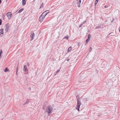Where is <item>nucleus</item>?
Instances as JSON below:
<instances>
[{
  "label": "nucleus",
  "mask_w": 120,
  "mask_h": 120,
  "mask_svg": "<svg viewBox=\"0 0 120 120\" xmlns=\"http://www.w3.org/2000/svg\"><path fill=\"white\" fill-rule=\"evenodd\" d=\"M52 109V108L51 106H49L46 107V111L48 113V115H50L51 113V111Z\"/></svg>",
  "instance_id": "f257e3e1"
},
{
  "label": "nucleus",
  "mask_w": 120,
  "mask_h": 120,
  "mask_svg": "<svg viewBox=\"0 0 120 120\" xmlns=\"http://www.w3.org/2000/svg\"><path fill=\"white\" fill-rule=\"evenodd\" d=\"M77 105L76 107V109L78 110V111L79 110V108L81 104V102L78 98L77 99Z\"/></svg>",
  "instance_id": "f03ea898"
},
{
  "label": "nucleus",
  "mask_w": 120,
  "mask_h": 120,
  "mask_svg": "<svg viewBox=\"0 0 120 120\" xmlns=\"http://www.w3.org/2000/svg\"><path fill=\"white\" fill-rule=\"evenodd\" d=\"M9 25L8 24H6L5 27V31L6 32H8L9 30Z\"/></svg>",
  "instance_id": "7ed1b4c3"
},
{
  "label": "nucleus",
  "mask_w": 120,
  "mask_h": 120,
  "mask_svg": "<svg viewBox=\"0 0 120 120\" xmlns=\"http://www.w3.org/2000/svg\"><path fill=\"white\" fill-rule=\"evenodd\" d=\"M45 17L42 14L41 15L39 18V20L40 22H42Z\"/></svg>",
  "instance_id": "20e7f679"
},
{
  "label": "nucleus",
  "mask_w": 120,
  "mask_h": 120,
  "mask_svg": "<svg viewBox=\"0 0 120 120\" xmlns=\"http://www.w3.org/2000/svg\"><path fill=\"white\" fill-rule=\"evenodd\" d=\"M49 12V10H47L43 12L42 14L45 17Z\"/></svg>",
  "instance_id": "39448f33"
},
{
  "label": "nucleus",
  "mask_w": 120,
  "mask_h": 120,
  "mask_svg": "<svg viewBox=\"0 0 120 120\" xmlns=\"http://www.w3.org/2000/svg\"><path fill=\"white\" fill-rule=\"evenodd\" d=\"M7 16L8 19H10L11 16L12 14L11 12H9L7 14Z\"/></svg>",
  "instance_id": "423d86ee"
},
{
  "label": "nucleus",
  "mask_w": 120,
  "mask_h": 120,
  "mask_svg": "<svg viewBox=\"0 0 120 120\" xmlns=\"http://www.w3.org/2000/svg\"><path fill=\"white\" fill-rule=\"evenodd\" d=\"M77 2L76 3H77V6L78 7H79L80 6V4L81 2V0H77Z\"/></svg>",
  "instance_id": "0eeeda50"
},
{
  "label": "nucleus",
  "mask_w": 120,
  "mask_h": 120,
  "mask_svg": "<svg viewBox=\"0 0 120 120\" xmlns=\"http://www.w3.org/2000/svg\"><path fill=\"white\" fill-rule=\"evenodd\" d=\"M35 34L34 32L32 33L31 34V35L30 36V37L32 38L30 39L31 40H32L34 38V36Z\"/></svg>",
  "instance_id": "6e6552de"
},
{
  "label": "nucleus",
  "mask_w": 120,
  "mask_h": 120,
  "mask_svg": "<svg viewBox=\"0 0 120 120\" xmlns=\"http://www.w3.org/2000/svg\"><path fill=\"white\" fill-rule=\"evenodd\" d=\"M86 20L85 21L83 22H82L81 24H80L79 27V28H80L82 27V26L86 22Z\"/></svg>",
  "instance_id": "1a4fd4ad"
},
{
  "label": "nucleus",
  "mask_w": 120,
  "mask_h": 120,
  "mask_svg": "<svg viewBox=\"0 0 120 120\" xmlns=\"http://www.w3.org/2000/svg\"><path fill=\"white\" fill-rule=\"evenodd\" d=\"M26 1L25 0H22V5H25L26 4Z\"/></svg>",
  "instance_id": "9d476101"
},
{
  "label": "nucleus",
  "mask_w": 120,
  "mask_h": 120,
  "mask_svg": "<svg viewBox=\"0 0 120 120\" xmlns=\"http://www.w3.org/2000/svg\"><path fill=\"white\" fill-rule=\"evenodd\" d=\"M3 34V29H2L0 30V35L1 34Z\"/></svg>",
  "instance_id": "9b49d317"
},
{
  "label": "nucleus",
  "mask_w": 120,
  "mask_h": 120,
  "mask_svg": "<svg viewBox=\"0 0 120 120\" xmlns=\"http://www.w3.org/2000/svg\"><path fill=\"white\" fill-rule=\"evenodd\" d=\"M72 47H70L68 49V52H70L71 51V50L72 49Z\"/></svg>",
  "instance_id": "f8f14e48"
},
{
  "label": "nucleus",
  "mask_w": 120,
  "mask_h": 120,
  "mask_svg": "<svg viewBox=\"0 0 120 120\" xmlns=\"http://www.w3.org/2000/svg\"><path fill=\"white\" fill-rule=\"evenodd\" d=\"M4 71L5 72H7L8 71H9V70L7 68H5L4 70Z\"/></svg>",
  "instance_id": "ddd939ff"
},
{
  "label": "nucleus",
  "mask_w": 120,
  "mask_h": 120,
  "mask_svg": "<svg viewBox=\"0 0 120 120\" xmlns=\"http://www.w3.org/2000/svg\"><path fill=\"white\" fill-rule=\"evenodd\" d=\"M26 65L24 66V68H23V71H26Z\"/></svg>",
  "instance_id": "4468645a"
},
{
  "label": "nucleus",
  "mask_w": 120,
  "mask_h": 120,
  "mask_svg": "<svg viewBox=\"0 0 120 120\" xmlns=\"http://www.w3.org/2000/svg\"><path fill=\"white\" fill-rule=\"evenodd\" d=\"M23 10V9L22 8L20 9L18 11V13H20Z\"/></svg>",
  "instance_id": "2eb2a0df"
},
{
  "label": "nucleus",
  "mask_w": 120,
  "mask_h": 120,
  "mask_svg": "<svg viewBox=\"0 0 120 120\" xmlns=\"http://www.w3.org/2000/svg\"><path fill=\"white\" fill-rule=\"evenodd\" d=\"M98 0H96L95 1V3L94 5L95 6H96V5L98 3Z\"/></svg>",
  "instance_id": "dca6fc26"
},
{
  "label": "nucleus",
  "mask_w": 120,
  "mask_h": 120,
  "mask_svg": "<svg viewBox=\"0 0 120 120\" xmlns=\"http://www.w3.org/2000/svg\"><path fill=\"white\" fill-rule=\"evenodd\" d=\"M29 99H27V100H26V102L25 103V104H28V103H29Z\"/></svg>",
  "instance_id": "f3484780"
},
{
  "label": "nucleus",
  "mask_w": 120,
  "mask_h": 120,
  "mask_svg": "<svg viewBox=\"0 0 120 120\" xmlns=\"http://www.w3.org/2000/svg\"><path fill=\"white\" fill-rule=\"evenodd\" d=\"M115 74L113 73L112 75V77L113 78L114 77H115Z\"/></svg>",
  "instance_id": "a211bd4d"
},
{
  "label": "nucleus",
  "mask_w": 120,
  "mask_h": 120,
  "mask_svg": "<svg viewBox=\"0 0 120 120\" xmlns=\"http://www.w3.org/2000/svg\"><path fill=\"white\" fill-rule=\"evenodd\" d=\"M43 3H42L41 4V5H40V9L42 7H43Z\"/></svg>",
  "instance_id": "6ab92c4d"
},
{
  "label": "nucleus",
  "mask_w": 120,
  "mask_h": 120,
  "mask_svg": "<svg viewBox=\"0 0 120 120\" xmlns=\"http://www.w3.org/2000/svg\"><path fill=\"white\" fill-rule=\"evenodd\" d=\"M90 38H91L90 35L89 34L88 35V39H90Z\"/></svg>",
  "instance_id": "aec40b11"
},
{
  "label": "nucleus",
  "mask_w": 120,
  "mask_h": 120,
  "mask_svg": "<svg viewBox=\"0 0 120 120\" xmlns=\"http://www.w3.org/2000/svg\"><path fill=\"white\" fill-rule=\"evenodd\" d=\"M60 94L59 92L58 93H57V97H60Z\"/></svg>",
  "instance_id": "412c9836"
},
{
  "label": "nucleus",
  "mask_w": 120,
  "mask_h": 120,
  "mask_svg": "<svg viewBox=\"0 0 120 120\" xmlns=\"http://www.w3.org/2000/svg\"><path fill=\"white\" fill-rule=\"evenodd\" d=\"M90 40V39H87L86 40V43H88V42Z\"/></svg>",
  "instance_id": "4be33fe9"
},
{
  "label": "nucleus",
  "mask_w": 120,
  "mask_h": 120,
  "mask_svg": "<svg viewBox=\"0 0 120 120\" xmlns=\"http://www.w3.org/2000/svg\"><path fill=\"white\" fill-rule=\"evenodd\" d=\"M68 36H65L64 37V38H67V39H68Z\"/></svg>",
  "instance_id": "5701e85b"
},
{
  "label": "nucleus",
  "mask_w": 120,
  "mask_h": 120,
  "mask_svg": "<svg viewBox=\"0 0 120 120\" xmlns=\"http://www.w3.org/2000/svg\"><path fill=\"white\" fill-rule=\"evenodd\" d=\"M91 100V98H87L86 99V101H87L88 100Z\"/></svg>",
  "instance_id": "b1692460"
},
{
  "label": "nucleus",
  "mask_w": 120,
  "mask_h": 120,
  "mask_svg": "<svg viewBox=\"0 0 120 120\" xmlns=\"http://www.w3.org/2000/svg\"><path fill=\"white\" fill-rule=\"evenodd\" d=\"M18 66H17V68L16 70V73H17L18 72Z\"/></svg>",
  "instance_id": "393cba45"
},
{
  "label": "nucleus",
  "mask_w": 120,
  "mask_h": 120,
  "mask_svg": "<svg viewBox=\"0 0 120 120\" xmlns=\"http://www.w3.org/2000/svg\"><path fill=\"white\" fill-rule=\"evenodd\" d=\"M80 42H79L78 43V45L79 46V47L80 46Z\"/></svg>",
  "instance_id": "a878e982"
},
{
  "label": "nucleus",
  "mask_w": 120,
  "mask_h": 120,
  "mask_svg": "<svg viewBox=\"0 0 120 120\" xmlns=\"http://www.w3.org/2000/svg\"><path fill=\"white\" fill-rule=\"evenodd\" d=\"M2 53V50H1L0 52V54L1 55V54Z\"/></svg>",
  "instance_id": "bb28decb"
},
{
  "label": "nucleus",
  "mask_w": 120,
  "mask_h": 120,
  "mask_svg": "<svg viewBox=\"0 0 120 120\" xmlns=\"http://www.w3.org/2000/svg\"><path fill=\"white\" fill-rule=\"evenodd\" d=\"M112 33H109L108 35H110L111 36H112Z\"/></svg>",
  "instance_id": "cd10ccee"
},
{
  "label": "nucleus",
  "mask_w": 120,
  "mask_h": 120,
  "mask_svg": "<svg viewBox=\"0 0 120 120\" xmlns=\"http://www.w3.org/2000/svg\"><path fill=\"white\" fill-rule=\"evenodd\" d=\"M91 49H92L91 48V47L90 48V49L89 50V51H90V52L91 51Z\"/></svg>",
  "instance_id": "c85d7f7f"
},
{
  "label": "nucleus",
  "mask_w": 120,
  "mask_h": 120,
  "mask_svg": "<svg viewBox=\"0 0 120 120\" xmlns=\"http://www.w3.org/2000/svg\"><path fill=\"white\" fill-rule=\"evenodd\" d=\"M98 28H101V26H98Z\"/></svg>",
  "instance_id": "c756f323"
},
{
  "label": "nucleus",
  "mask_w": 120,
  "mask_h": 120,
  "mask_svg": "<svg viewBox=\"0 0 120 120\" xmlns=\"http://www.w3.org/2000/svg\"><path fill=\"white\" fill-rule=\"evenodd\" d=\"M2 23L1 20V19H0V25H1Z\"/></svg>",
  "instance_id": "7c9ffc66"
},
{
  "label": "nucleus",
  "mask_w": 120,
  "mask_h": 120,
  "mask_svg": "<svg viewBox=\"0 0 120 120\" xmlns=\"http://www.w3.org/2000/svg\"><path fill=\"white\" fill-rule=\"evenodd\" d=\"M114 19L113 18L112 19V21L111 22H113L114 21Z\"/></svg>",
  "instance_id": "2f4dec72"
},
{
  "label": "nucleus",
  "mask_w": 120,
  "mask_h": 120,
  "mask_svg": "<svg viewBox=\"0 0 120 120\" xmlns=\"http://www.w3.org/2000/svg\"><path fill=\"white\" fill-rule=\"evenodd\" d=\"M79 96H78V95H77L76 97V98H77V99L78 98L79 99Z\"/></svg>",
  "instance_id": "473e14b6"
},
{
  "label": "nucleus",
  "mask_w": 120,
  "mask_h": 120,
  "mask_svg": "<svg viewBox=\"0 0 120 120\" xmlns=\"http://www.w3.org/2000/svg\"><path fill=\"white\" fill-rule=\"evenodd\" d=\"M58 72V71H57V72H56V73L54 74V75H56V74Z\"/></svg>",
  "instance_id": "72a5a7b5"
},
{
  "label": "nucleus",
  "mask_w": 120,
  "mask_h": 120,
  "mask_svg": "<svg viewBox=\"0 0 120 120\" xmlns=\"http://www.w3.org/2000/svg\"><path fill=\"white\" fill-rule=\"evenodd\" d=\"M119 30L120 32V27L119 28Z\"/></svg>",
  "instance_id": "f704fd0d"
},
{
  "label": "nucleus",
  "mask_w": 120,
  "mask_h": 120,
  "mask_svg": "<svg viewBox=\"0 0 120 120\" xmlns=\"http://www.w3.org/2000/svg\"><path fill=\"white\" fill-rule=\"evenodd\" d=\"M27 66H29V64L28 63V64H27Z\"/></svg>",
  "instance_id": "c9c22d12"
},
{
  "label": "nucleus",
  "mask_w": 120,
  "mask_h": 120,
  "mask_svg": "<svg viewBox=\"0 0 120 120\" xmlns=\"http://www.w3.org/2000/svg\"><path fill=\"white\" fill-rule=\"evenodd\" d=\"M29 90H30L31 89V88L30 87H29Z\"/></svg>",
  "instance_id": "e433bc0d"
},
{
  "label": "nucleus",
  "mask_w": 120,
  "mask_h": 120,
  "mask_svg": "<svg viewBox=\"0 0 120 120\" xmlns=\"http://www.w3.org/2000/svg\"><path fill=\"white\" fill-rule=\"evenodd\" d=\"M60 70L59 69H58L57 70V71H58V72H59V71H60Z\"/></svg>",
  "instance_id": "4c0bfd02"
},
{
  "label": "nucleus",
  "mask_w": 120,
  "mask_h": 120,
  "mask_svg": "<svg viewBox=\"0 0 120 120\" xmlns=\"http://www.w3.org/2000/svg\"><path fill=\"white\" fill-rule=\"evenodd\" d=\"M98 26H97V27H96L95 29H98Z\"/></svg>",
  "instance_id": "58836bf2"
},
{
  "label": "nucleus",
  "mask_w": 120,
  "mask_h": 120,
  "mask_svg": "<svg viewBox=\"0 0 120 120\" xmlns=\"http://www.w3.org/2000/svg\"><path fill=\"white\" fill-rule=\"evenodd\" d=\"M1 0H0V4L1 3Z\"/></svg>",
  "instance_id": "ea45409f"
},
{
  "label": "nucleus",
  "mask_w": 120,
  "mask_h": 120,
  "mask_svg": "<svg viewBox=\"0 0 120 120\" xmlns=\"http://www.w3.org/2000/svg\"><path fill=\"white\" fill-rule=\"evenodd\" d=\"M69 60V59H68L67 60V61H68Z\"/></svg>",
  "instance_id": "a19ab883"
},
{
  "label": "nucleus",
  "mask_w": 120,
  "mask_h": 120,
  "mask_svg": "<svg viewBox=\"0 0 120 120\" xmlns=\"http://www.w3.org/2000/svg\"><path fill=\"white\" fill-rule=\"evenodd\" d=\"M104 7L105 8H106V6H104Z\"/></svg>",
  "instance_id": "79ce46f5"
},
{
  "label": "nucleus",
  "mask_w": 120,
  "mask_h": 120,
  "mask_svg": "<svg viewBox=\"0 0 120 120\" xmlns=\"http://www.w3.org/2000/svg\"><path fill=\"white\" fill-rule=\"evenodd\" d=\"M43 109H45V108H43Z\"/></svg>",
  "instance_id": "37998d69"
},
{
  "label": "nucleus",
  "mask_w": 120,
  "mask_h": 120,
  "mask_svg": "<svg viewBox=\"0 0 120 120\" xmlns=\"http://www.w3.org/2000/svg\"><path fill=\"white\" fill-rule=\"evenodd\" d=\"M59 18V17H58V18H57V19H58Z\"/></svg>",
  "instance_id": "c03bdc74"
},
{
  "label": "nucleus",
  "mask_w": 120,
  "mask_h": 120,
  "mask_svg": "<svg viewBox=\"0 0 120 120\" xmlns=\"http://www.w3.org/2000/svg\"><path fill=\"white\" fill-rule=\"evenodd\" d=\"M16 74L17 75V73H16Z\"/></svg>",
  "instance_id": "a18cd8bd"
}]
</instances>
